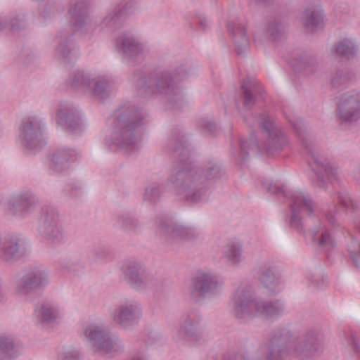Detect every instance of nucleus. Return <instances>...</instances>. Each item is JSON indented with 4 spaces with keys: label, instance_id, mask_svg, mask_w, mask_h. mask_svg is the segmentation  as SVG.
<instances>
[{
    "label": "nucleus",
    "instance_id": "f257e3e1",
    "mask_svg": "<svg viewBox=\"0 0 360 360\" xmlns=\"http://www.w3.org/2000/svg\"><path fill=\"white\" fill-rule=\"evenodd\" d=\"M257 345L255 340H248L243 354H227L223 360H289L292 357L306 360L321 351L319 333L315 329L309 330L304 339L296 342L293 334L283 328L274 331L263 345L255 349Z\"/></svg>",
    "mask_w": 360,
    "mask_h": 360
},
{
    "label": "nucleus",
    "instance_id": "f03ea898",
    "mask_svg": "<svg viewBox=\"0 0 360 360\" xmlns=\"http://www.w3.org/2000/svg\"><path fill=\"white\" fill-rule=\"evenodd\" d=\"M167 147L172 150L179 164L173 169L169 181L176 195H181L190 204H195L207 196L211 182L221 176V167L218 163L210 162L205 170L195 167L188 161L190 150L180 131L172 133Z\"/></svg>",
    "mask_w": 360,
    "mask_h": 360
},
{
    "label": "nucleus",
    "instance_id": "7ed1b4c3",
    "mask_svg": "<svg viewBox=\"0 0 360 360\" xmlns=\"http://www.w3.org/2000/svg\"><path fill=\"white\" fill-rule=\"evenodd\" d=\"M262 185L269 193L288 200L292 212V226L300 231L304 226L307 227L312 240L323 251L327 252L335 248L336 242L333 236L319 219L318 224L312 227L319 208L308 192L303 190L287 191L283 186L281 187L269 181L264 182Z\"/></svg>",
    "mask_w": 360,
    "mask_h": 360
},
{
    "label": "nucleus",
    "instance_id": "20e7f679",
    "mask_svg": "<svg viewBox=\"0 0 360 360\" xmlns=\"http://www.w3.org/2000/svg\"><path fill=\"white\" fill-rule=\"evenodd\" d=\"M147 113L131 105L118 108L112 116L111 143L122 150L136 149L141 141V129L147 122Z\"/></svg>",
    "mask_w": 360,
    "mask_h": 360
},
{
    "label": "nucleus",
    "instance_id": "39448f33",
    "mask_svg": "<svg viewBox=\"0 0 360 360\" xmlns=\"http://www.w3.org/2000/svg\"><path fill=\"white\" fill-rule=\"evenodd\" d=\"M188 75L185 66L180 65L175 68L172 73L169 70H163L153 76L141 77L137 79L136 87L142 95L158 94L166 96L167 108L170 110H179L184 106L185 101L175 82L185 79Z\"/></svg>",
    "mask_w": 360,
    "mask_h": 360
},
{
    "label": "nucleus",
    "instance_id": "423d86ee",
    "mask_svg": "<svg viewBox=\"0 0 360 360\" xmlns=\"http://www.w3.org/2000/svg\"><path fill=\"white\" fill-rule=\"evenodd\" d=\"M233 313L238 319L259 317L262 319H274L281 316L285 309L283 303L279 300H269L254 297L252 288L243 283L236 290L233 296Z\"/></svg>",
    "mask_w": 360,
    "mask_h": 360
},
{
    "label": "nucleus",
    "instance_id": "0eeeda50",
    "mask_svg": "<svg viewBox=\"0 0 360 360\" xmlns=\"http://www.w3.org/2000/svg\"><path fill=\"white\" fill-rule=\"evenodd\" d=\"M68 16L74 28L70 32H60V41L55 51V58L64 64L73 63L79 57V50L72 39V32L84 33L93 27L86 0H70Z\"/></svg>",
    "mask_w": 360,
    "mask_h": 360
},
{
    "label": "nucleus",
    "instance_id": "6e6552de",
    "mask_svg": "<svg viewBox=\"0 0 360 360\" xmlns=\"http://www.w3.org/2000/svg\"><path fill=\"white\" fill-rule=\"evenodd\" d=\"M251 127H257L262 136V147L269 155L282 150L288 143V139L274 117L266 112L244 117Z\"/></svg>",
    "mask_w": 360,
    "mask_h": 360
},
{
    "label": "nucleus",
    "instance_id": "1a4fd4ad",
    "mask_svg": "<svg viewBox=\"0 0 360 360\" xmlns=\"http://www.w3.org/2000/svg\"><path fill=\"white\" fill-rule=\"evenodd\" d=\"M68 82L72 87L83 90L99 101L109 98L113 91L112 81L103 74L77 70L71 74Z\"/></svg>",
    "mask_w": 360,
    "mask_h": 360
},
{
    "label": "nucleus",
    "instance_id": "9d476101",
    "mask_svg": "<svg viewBox=\"0 0 360 360\" xmlns=\"http://www.w3.org/2000/svg\"><path fill=\"white\" fill-rule=\"evenodd\" d=\"M84 337L96 352L104 354L114 355L123 349V344L120 338L101 326L89 324L83 331Z\"/></svg>",
    "mask_w": 360,
    "mask_h": 360
},
{
    "label": "nucleus",
    "instance_id": "9b49d317",
    "mask_svg": "<svg viewBox=\"0 0 360 360\" xmlns=\"http://www.w3.org/2000/svg\"><path fill=\"white\" fill-rule=\"evenodd\" d=\"M121 270L127 283L140 292L153 290L160 283L158 278L140 261L127 260L122 264Z\"/></svg>",
    "mask_w": 360,
    "mask_h": 360
},
{
    "label": "nucleus",
    "instance_id": "f8f14e48",
    "mask_svg": "<svg viewBox=\"0 0 360 360\" xmlns=\"http://www.w3.org/2000/svg\"><path fill=\"white\" fill-rule=\"evenodd\" d=\"M49 283V277L45 269L40 266L25 269L16 281L15 292L20 297H27L38 290L44 289Z\"/></svg>",
    "mask_w": 360,
    "mask_h": 360
},
{
    "label": "nucleus",
    "instance_id": "ddd939ff",
    "mask_svg": "<svg viewBox=\"0 0 360 360\" xmlns=\"http://www.w3.org/2000/svg\"><path fill=\"white\" fill-rule=\"evenodd\" d=\"M308 153V163L314 171L317 177V186L324 187L326 184L325 177L328 179H338V169L333 165L323 156L321 155L317 146L311 141L302 140Z\"/></svg>",
    "mask_w": 360,
    "mask_h": 360
},
{
    "label": "nucleus",
    "instance_id": "4468645a",
    "mask_svg": "<svg viewBox=\"0 0 360 360\" xmlns=\"http://www.w3.org/2000/svg\"><path fill=\"white\" fill-rule=\"evenodd\" d=\"M44 122L37 115L24 118L19 127V141L29 150H39L46 144L43 137Z\"/></svg>",
    "mask_w": 360,
    "mask_h": 360
},
{
    "label": "nucleus",
    "instance_id": "2eb2a0df",
    "mask_svg": "<svg viewBox=\"0 0 360 360\" xmlns=\"http://www.w3.org/2000/svg\"><path fill=\"white\" fill-rule=\"evenodd\" d=\"M39 233L50 244L56 245L64 242V231L58 212L55 207L43 208Z\"/></svg>",
    "mask_w": 360,
    "mask_h": 360
},
{
    "label": "nucleus",
    "instance_id": "dca6fc26",
    "mask_svg": "<svg viewBox=\"0 0 360 360\" xmlns=\"http://www.w3.org/2000/svg\"><path fill=\"white\" fill-rule=\"evenodd\" d=\"M223 282L216 275L205 271H199L192 278L188 287L191 298L198 301L207 295L219 293Z\"/></svg>",
    "mask_w": 360,
    "mask_h": 360
},
{
    "label": "nucleus",
    "instance_id": "f3484780",
    "mask_svg": "<svg viewBox=\"0 0 360 360\" xmlns=\"http://www.w3.org/2000/svg\"><path fill=\"white\" fill-rule=\"evenodd\" d=\"M115 324L122 328L129 330L138 325L141 316V304L134 300H125L118 304L110 313Z\"/></svg>",
    "mask_w": 360,
    "mask_h": 360
},
{
    "label": "nucleus",
    "instance_id": "a211bd4d",
    "mask_svg": "<svg viewBox=\"0 0 360 360\" xmlns=\"http://www.w3.org/2000/svg\"><path fill=\"white\" fill-rule=\"evenodd\" d=\"M338 117L342 123H354L360 120V91L342 94L337 106Z\"/></svg>",
    "mask_w": 360,
    "mask_h": 360
},
{
    "label": "nucleus",
    "instance_id": "6ab92c4d",
    "mask_svg": "<svg viewBox=\"0 0 360 360\" xmlns=\"http://www.w3.org/2000/svg\"><path fill=\"white\" fill-rule=\"evenodd\" d=\"M28 252L26 240L20 236H9L0 241V258L4 261H16L25 256Z\"/></svg>",
    "mask_w": 360,
    "mask_h": 360
},
{
    "label": "nucleus",
    "instance_id": "aec40b11",
    "mask_svg": "<svg viewBox=\"0 0 360 360\" xmlns=\"http://www.w3.org/2000/svg\"><path fill=\"white\" fill-rule=\"evenodd\" d=\"M37 198L30 193L13 195L7 203V214L17 217H25L34 211Z\"/></svg>",
    "mask_w": 360,
    "mask_h": 360
},
{
    "label": "nucleus",
    "instance_id": "412c9836",
    "mask_svg": "<svg viewBox=\"0 0 360 360\" xmlns=\"http://www.w3.org/2000/svg\"><path fill=\"white\" fill-rule=\"evenodd\" d=\"M158 224L156 234L162 243L173 245L185 241V225L169 222L165 219H160Z\"/></svg>",
    "mask_w": 360,
    "mask_h": 360
},
{
    "label": "nucleus",
    "instance_id": "4be33fe9",
    "mask_svg": "<svg viewBox=\"0 0 360 360\" xmlns=\"http://www.w3.org/2000/svg\"><path fill=\"white\" fill-rule=\"evenodd\" d=\"M203 338V331L200 321L191 316H187L178 332L177 340H185L195 344Z\"/></svg>",
    "mask_w": 360,
    "mask_h": 360
},
{
    "label": "nucleus",
    "instance_id": "5701e85b",
    "mask_svg": "<svg viewBox=\"0 0 360 360\" xmlns=\"http://www.w3.org/2000/svg\"><path fill=\"white\" fill-rule=\"evenodd\" d=\"M116 46L126 57L134 60L142 58L145 53L143 46L130 33H124L118 37Z\"/></svg>",
    "mask_w": 360,
    "mask_h": 360
},
{
    "label": "nucleus",
    "instance_id": "b1692460",
    "mask_svg": "<svg viewBox=\"0 0 360 360\" xmlns=\"http://www.w3.org/2000/svg\"><path fill=\"white\" fill-rule=\"evenodd\" d=\"M259 280L267 290L269 295H274L283 289L281 278L275 272L273 266L264 264L258 267Z\"/></svg>",
    "mask_w": 360,
    "mask_h": 360
},
{
    "label": "nucleus",
    "instance_id": "393cba45",
    "mask_svg": "<svg viewBox=\"0 0 360 360\" xmlns=\"http://www.w3.org/2000/svg\"><path fill=\"white\" fill-rule=\"evenodd\" d=\"M56 122L65 129H77L79 126V117L76 108L69 103H60L56 111Z\"/></svg>",
    "mask_w": 360,
    "mask_h": 360
},
{
    "label": "nucleus",
    "instance_id": "a878e982",
    "mask_svg": "<svg viewBox=\"0 0 360 360\" xmlns=\"http://www.w3.org/2000/svg\"><path fill=\"white\" fill-rule=\"evenodd\" d=\"M302 25L307 32H314L324 25L325 15L321 6L314 5L307 7L302 18Z\"/></svg>",
    "mask_w": 360,
    "mask_h": 360
},
{
    "label": "nucleus",
    "instance_id": "bb28decb",
    "mask_svg": "<svg viewBox=\"0 0 360 360\" xmlns=\"http://www.w3.org/2000/svg\"><path fill=\"white\" fill-rule=\"evenodd\" d=\"M77 153L70 148H58L54 151L51 157V167L53 170L60 172L68 169L70 163L77 158Z\"/></svg>",
    "mask_w": 360,
    "mask_h": 360
},
{
    "label": "nucleus",
    "instance_id": "cd10ccee",
    "mask_svg": "<svg viewBox=\"0 0 360 360\" xmlns=\"http://www.w3.org/2000/svg\"><path fill=\"white\" fill-rule=\"evenodd\" d=\"M38 321L45 326H52L61 318L59 308L53 304H41L36 307L34 311Z\"/></svg>",
    "mask_w": 360,
    "mask_h": 360
},
{
    "label": "nucleus",
    "instance_id": "c85d7f7f",
    "mask_svg": "<svg viewBox=\"0 0 360 360\" xmlns=\"http://www.w3.org/2000/svg\"><path fill=\"white\" fill-rule=\"evenodd\" d=\"M228 30L233 37L238 54H242L249 47V38L246 33L245 25L239 22H229Z\"/></svg>",
    "mask_w": 360,
    "mask_h": 360
},
{
    "label": "nucleus",
    "instance_id": "c756f323",
    "mask_svg": "<svg viewBox=\"0 0 360 360\" xmlns=\"http://www.w3.org/2000/svg\"><path fill=\"white\" fill-rule=\"evenodd\" d=\"M223 258L231 266H239L245 259L243 242L238 240L229 241L224 248Z\"/></svg>",
    "mask_w": 360,
    "mask_h": 360
},
{
    "label": "nucleus",
    "instance_id": "7c9ffc66",
    "mask_svg": "<svg viewBox=\"0 0 360 360\" xmlns=\"http://www.w3.org/2000/svg\"><path fill=\"white\" fill-rule=\"evenodd\" d=\"M241 89L243 106L250 109L255 104L257 96L262 94V89L257 81L250 78L243 81Z\"/></svg>",
    "mask_w": 360,
    "mask_h": 360
},
{
    "label": "nucleus",
    "instance_id": "2f4dec72",
    "mask_svg": "<svg viewBox=\"0 0 360 360\" xmlns=\"http://www.w3.org/2000/svg\"><path fill=\"white\" fill-rule=\"evenodd\" d=\"M333 51L336 56L349 60L356 54V45L352 39H341L334 44Z\"/></svg>",
    "mask_w": 360,
    "mask_h": 360
},
{
    "label": "nucleus",
    "instance_id": "473e14b6",
    "mask_svg": "<svg viewBox=\"0 0 360 360\" xmlns=\"http://www.w3.org/2000/svg\"><path fill=\"white\" fill-rule=\"evenodd\" d=\"M292 66L296 72L309 75L316 71L317 63L314 56L304 53L295 59Z\"/></svg>",
    "mask_w": 360,
    "mask_h": 360
},
{
    "label": "nucleus",
    "instance_id": "72a5a7b5",
    "mask_svg": "<svg viewBox=\"0 0 360 360\" xmlns=\"http://www.w3.org/2000/svg\"><path fill=\"white\" fill-rule=\"evenodd\" d=\"M131 6V3H127L124 6L116 8L114 11L109 13L103 20V25L112 30L117 28L122 25L123 15L129 13L128 9Z\"/></svg>",
    "mask_w": 360,
    "mask_h": 360
},
{
    "label": "nucleus",
    "instance_id": "f704fd0d",
    "mask_svg": "<svg viewBox=\"0 0 360 360\" xmlns=\"http://www.w3.org/2000/svg\"><path fill=\"white\" fill-rule=\"evenodd\" d=\"M0 352L11 358H15L20 354V348L12 336L1 335Z\"/></svg>",
    "mask_w": 360,
    "mask_h": 360
},
{
    "label": "nucleus",
    "instance_id": "c9c22d12",
    "mask_svg": "<svg viewBox=\"0 0 360 360\" xmlns=\"http://www.w3.org/2000/svg\"><path fill=\"white\" fill-rule=\"evenodd\" d=\"M259 150L260 146L255 136H251L248 140H240V155L242 161H245L250 155H257Z\"/></svg>",
    "mask_w": 360,
    "mask_h": 360
},
{
    "label": "nucleus",
    "instance_id": "e433bc0d",
    "mask_svg": "<svg viewBox=\"0 0 360 360\" xmlns=\"http://www.w3.org/2000/svg\"><path fill=\"white\" fill-rule=\"evenodd\" d=\"M26 22L23 18H19L18 16L8 18L7 16H0V30L9 28L12 32H18L25 27Z\"/></svg>",
    "mask_w": 360,
    "mask_h": 360
},
{
    "label": "nucleus",
    "instance_id": "4c0bfd02",
    "mask_svg": "<svg viewBox=\"0 0 360 360\" xmlns=\"http://www.w3.org/2000/svg\"><path fill=\"white\" fill-rule=\"evenodd\" d=\"M354 79L352 72L346 70H337L331 77L332 85L335 88H343L349 84Z\"/></svg>",
    "mask_w": 360,
    "mask_h": 360
},
{
    "label": "nucleus",
    "instance_id": "58836bf2",
    "mask_svg": "<svg viewBox=\"0 0 360 360\" xmlns=\"http://www.w3.org/2000/svg\"><path fill=\"white\" fill-rule=\"evenodd\" d=\"M161 197L160 186L156 183H153L146 188L143 199L145 201L154 204L156 203Z\"/></svg>",
    "mask_w": 360,
    "mask_h": 360
},
{
    "label": "nucleus",
    "instance_id": "ea45409f",
    "mask_svg": "<svg viewBox=\"0 0 360 360\" xmlns=\"http://www.w3.org/2000/svg\"><path fill=\"white\" fill-rule=\"evenodd\" d=\"M285 25L280 20H275L271 22L266 30V32L273 39L276 40L283 35L285 32Z\"/></svg>",
    "mask_w": 360,
    "mask_h": 360
},
{
    "label": "nucleus",
    "instance_id": "a19ab883",
    "mask_svg": "<svg viewBox=\"0 0 360 360\" xmlns=\"http://www.w3.org/2000/svg\"><path fill=\"white\" fill-rule=\"evenodd\" d=\"M338 198L339 199V202L348 210L354 212L358 208L357 203L351 199L346 192L340 193Z\"/></svg>",
    "mask_w": 360,
    "mask_h": 360
},
{
    "label": "nucleus",
    "instance_id": "79ce46f5",
    "mask_svg": "<svg viewBox=\"0 0 360 360\" xmlns=\"http://www.w3.org/2000/svg\"><path fill=\"white\" fill-rule=\"evenodd\" d=\"M59 360H81L79 352L75 349L67 348L58 353Z\"/></svg>",
    "mask_w": 360,
    "mask_h": 360
},
{
    "label": "nucleus",
    "instance_id": "37998d69",
    "mask_svg": "<svg viewBox=\"0 0 360 360\" xmlns=\"http://www.w3.org/2000/svg\"><path fill=\"white\" fill-rule=\"evenodd\" d=\"M118 224L126 229H132L138 225V221L130 215H122L118 217Z\"/></svg>",
    "mask_w": 360,
    "mask_h": 360
},
{
    "label": "nucleus",
    "instance_id": "c03bdc74",
    "mask_svg": "<svg viewBox=\"0 0 360 360\" xmlns=\"http://www.w3.org/2000/svg\"><path fill=\"white\" fill-rule=\"evenodd\" d=\"M336 211L337 206L335 204L328 205L327 210L324 211L326 219H327L328 223L333 226H335L338 224V219L335 215Z\"/></svg>",
    "mask_w": 360,
    "mask_h": 360
},
{
    "label": "nucleus",
    "instance_id": "a18cd8bd",
    "mask_svg": "<svg viewBox=\"0 0 360 360\" xmlns=\"http://www.w3.org/2000/svg\"><path fill=\"white\" fill-rule=\"evenodd\" d=\"M185 231V241L195 240L201 235V232L194 226H186Z\"/></svg>",
    "mask_w": 360,
    "mask_h": 360
},
{
    "label": "nucleus",
    "instance_id": "49530a36",
    "mask_svg": "<svg viewBox=\"0 0 360 360\" xmlns=\"http://www.w3.org/2000/svg\"><path fill=\"white\" fill-rule=\"evenodd\" d=\"M61 265L68 270H75L79 264L74 257L64 258L61 261Z\"/></svg>",
    "mask_w": 360,
    "mask_h": 360
},
{
    "label": "nucleus",
    "instance_id": "de8ad7c7",
    "mask_svg": "<svg viewBox=\"0 0 360 360\" xmlns=\"http://www.w3.org/2000/svg\"><path fill=\"white\" fill-rule=\"evenodd\" d=\"M334 11L336 15H347L350 11L349 6L347 3L340 2L335 5Z\"/></svg>",
    "mask_w": 360,
    "mask_h": 360
},
{
    "label": "nucleus",
    "instance_id": "09e8293b",
    "mask_svg": "<svg viewBox=\"0 0 360 360\" xmlns=\"http://www.w3.org/2000/svg\"><path fill=\"white\" fill-rule=\"evenodd\" d=\"M7 300V292L4 288L2 281L0 279V305L4 304Z\"/></svg>",
    "mask_w": 360,
    "mask_h": 360
},
{
    "label": "nucleus",
    "instance_id": "8fccbe9b",
    "mask_svg": "<svg viewBox=\"0 0 360 360\" xmlns=\"http://www.w3.org/2000/svg\"><path fill=\"white\" fill-rule=\"evenodd\" d=\"M204 126L205 129L207 130L211 134H215L217 127L214 122L207 121L205 123Z\"/></svg>",
    "mask_w": 360,
    "mask_h": 360
},
{
    "label": "nucleus",
    "instance_id": "3c124183",
    "mask_svg": "<svg viewBox=\"0 0 360 360\" xmlns=\"http://www.w3.org/2000/svg\"><path fill=\"white\" fill-rule=\"evenodd\" d=\"M348 343L351 345L352 348L356 352H359L358 342L356 338L353 334L350 335L349 339L348 340Z\"/></svg>",
    "mask_w": 360,
    "mask_h": 360
},
{
    "label": "nucleus",
    "instance_id": "603ef678",
    "mask_svg": "<svg viewBox=\"0 0 360 360\" xmlns=\"http://www.w3.org/2000/svg\"><path fill=\"white\" fill-rule=\"evenodd\" d=\"M292 124L293 125V127L296 131V133L301 137L302 136V127L299 123H294L292 122Z\"/></svg>",
    "mask_w": 360,
    "mask_h": 360
},
{
    "label": "nucleus",
    "instance_id": "864d4df0",
    "mask_svg": "<svg viewBox=\"0 0 360 360\" xmlns=\"http://www.w3.org/2000/svg\"><path fill=\"white\" fill-rule=\"evenodd\" d=\"M129 360H143V358L141 355L138 354L133 356Z\"/></svg>",
    "mask_w": 360,
    "mask_h": 360
},
{
    "label": "nucleus",
    "instance_id": "5fc2aeb1",
    "mask_svg": "<svg viewBox=\"0 0 360 360\" xmlns=\"http://www.w3.org/2000/svg\"><path fill=\"white\" fill-rule=\"evenodd\" d=\"M356 229L360 232V219L355 224Z\"/></svg>",
    "mask_w": 360,
    "mask_h": 360
},
{
    "label": "nucleus",
    "instance_id": "6e6d98bb",
    "mask_svg": "<svg viewBox=\"0 0 360 360\" xmlns=\"http://www.w3.org/2000/svg\"><path fill=\"white\" fill-rule=\"evenodd\" d=\"M205 22H206V20H200V25L202 27H205Z\"/></svg>",
    "mask_w": 360,
    "mask_h": 360
},
{
    "label": "nucleus",
    "instance_id": "4d7b16f0",
    "mask_svg": "<svg viewBox=\"0 0 360 360\" xmlns=\"http://www.w3.org/2000/svg\"><path fill=\"white\" fill-rule=\"evenodd\" d=\"M356 181L360 184V173H359V176H356Z\"/></svg>",
    "mask_w": 360,
    "mask_h": 360
},
{
    "label": "nucleus",
    "instance_id": "13d9d810",
    "mask_svg": "<svg viewBox=\"0 0 360 360\" xmlns=\"http://www.w3.org/2000/svg\"><path fill=\"white\" fill-rule=\"evenodd\" d=\"M206 360H216V358L214 356H212Z\"/></svg>",
    "mask_w": 360,
    "mask_h": 360
},
{
    "label": "nucleus",
    "instance_id": "bf43d9fd",
    "mask_svg": "<svg viewBox=\"0 0 360 360\" xmlns=\"http://www.w3.org/2000/svg\"><path fill=\"white\" fill-rule=\"evenodd\" d=\"M236 106H237L238 109L240 110V106H239V104L238 103V102H236Z\"/></svg>",
    "mask_w": 360,
    "mask_h": 360
},
{
    "label": "nucleus",
    "instance_id": "052dcab7",
    "mask_svg": "<svg viewBox=\"0 0 360 360\" xmlns=\"http://www.w3.org/2000/svg\"><path fill=\"white\" fill-rule=\"evenodd\" d=\"M352 257H353V260H355V258L354 257L353 255H352Z\"/></svg>",
    "mask_w": 360,
    "mask_h": 360
}]
</instances>
